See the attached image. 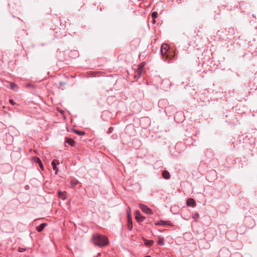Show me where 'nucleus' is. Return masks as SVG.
Masks as SVG:
<instances>
[{"label":"nucleus","mask_w":257,"mask_h":257,"mask_svg":"<svg viewBox=\"0 0 257 257\" xmlns=\"http://www.w3.org/2000/svg\"><path fill=\"white\" fill-rule=\"evenodd\" d=\"M162 176L165 179H169L170 178V175L168 171H163L162 172Z\"/></svg>","instance_id":"10"},{"label":"nucleus","mask_w":257,"mask_h":257,"mask_svg":"<svg viewBox=\"0 0 257 257\" xmlns=\"http://www.w3.org/2000/svg\"><path fill=\"white\" fill-rule=\"evenodd\" d=\"M66 142L72 146H74L75 141L71 139H67Z\"/></svg>","instance_id":"14"},{"label":"nucleus","mask_w":257,"mask_h":257,"mask_svg":"<svg viewBox=\"0 0 257 257\" xmlns=\"http://www.w3.org/2000/svg\"><path fill=\"white\" fill-rule=\"evenodd\" d=\"M65 83H63V82H60V85H65Z\"/></svg>","instance_id":"23"},{"label":"nucleus","mask_w":257,"mask_h":257,"mask_svg":"<svg viewBox=\"0 0 257 257\" xmlns=\"http://www.w3.org/2000/svg\"><path fill=\"white\" fill-rule=\"evenodd\" d=\"M186 204L187 206H192L193 207H194L196 205V203L193 198H189L187 199Z\"/></svg>","instance_id":"6"},{"label":"nucleus","mask_w":257,"mask_h":257,"mask_svg":"<svg viewBox=\"0 0 257 257\" xmlns=\"http://www.w3.org/2000/svg\"><path fill=\"white\" fill-rule=\"evenodd\" d=\"M34 161L38 163L39 165V166L41 168V169L43 170H44V167H43V164L40 160V159L39 158H37V157H35L34 158Z\"/></svg>","instance_id":"12"},{"label":"nucleus","mask_w":257,"mask_h":257,"mask_svg":"<svg viewBox=\"0 0 257 257\" xmlns=\"http://www.w3.org/2000/svg\"><path fill=\"white\" fill-rule=\"evenodd\" d=\"M170 47L168 45L166 44H163L161 47V53L162 55H165L166 54L167 51L169 50Z\"/></svg>","instance_id":"4"},{"label":"nucleus","mask_w":257,"mask_h":257,"mask_svg":"<svg viewBox=\"0 0 257 257\" xmlns=\"http://www.w3.org/2000/svg\"><path fill=\"white\" fill-rule=\"evenodd\" d=\"M155 225H169L171 226V223L170 221H163V220H160V221L156 222L155 223Z\"/></svg>","instance_id":"7"},{"label":"nucleus","mask_w":257,"mask_h":257,"mask_svg":"<svg viewBox=\"0 0 257 257\" xmlns=\"http://www.w3.org/2000/svg\"><path fill=\"white\" fill-rule=\"evenodd\" d=\"M145 65V62H143L139 65V67L136 71L137 74L135 75V77H137V76H138V77H140L141 76L142 73L144 71V67Z\"/></svg>","instance_id":"3"},{"label":"nucleus","mask_w":257,"mask_h":257,"mask_svg":"<svg viewBox=\"0 0 257 257\" xmlns=\"http://www.w3.org/2000/svg\"><path fill=\"white\" fill-rule=\"evenodd\" d=\"M139 206L141 209L142 210V211L144 212V213L147 214H152V210L147 206L143 204H140Z\"/></svg>","instance_id":"2"},{"label":"nucleus","mask_w":257,"mask_h":257,"mask_svg":"<svg viewBox=\"0 0 257 257\" xmlns=\"http://www.w3.org/2000/svg\"><path fill=\"white\" fill-rule=\"evenodd\" d=\"M19 252H24L25 251V248L22 247H19L18 249Z\"/></svg>","instance_id":"20"},{"label":"nucleus","mask_w":257,"mask_h":257,"mask_svg":"<svg viewBox=\"0 0 257 257\" xmlns=\"http://www.w3.org/2000/svg\"><path fill=\"white\" fill-rule=\"evenodd\" d=\"M59 197L62 200H65L66 198V192H58Z\"/></svg>","instance_id":"9"},{"label":"nucleus","mask_w":257,"mask_h":257,"mask_svg":"<svg viewBox=\"0 0 257 257\" xmlns=\"http://www.w3.org/2000/svg\"><path fill=\"white\" fill-rule=\"evenodd\" d=\"M75 133L79 135H83L85 134L83 132H80V131H75Z\"/></svg>","instance_id":"19"},{"label":"nucleus","mask_w":257,"mask_h":257,"mask_svg":"<svg viewBox=\"0 0 257 257\" xmlns=\"http://www.w3.org/2000/svg\"><path fill=\"white\" fill-rule=\"evenodd\" d=\"M135 218L138 221L140 222L143 221L145 218V217L142 216L141 215L140 212L139 211H136L135 212Z\"/></svg>","instance_id":"5"},{"label":"nucleus","mask_w":257,"mask_h":257,"mask_svg":"<svg viewBox=\"0 0 257 257\" xmlns=\"http://www.w3.org/2000/svg\"><path fill=\"white\" fill-rule=\"evenodd\" d=\"M154 243V241L152 240H147V239H145V245H146L147 246H151L152 245H153Z\"/></svg>","instance_id":"15"},{"label":"nucleus","mask_w":257,"mask_h":257,"mask_svg":"<svg viewBox=\"0 0 257 257\" xmlns=\"http://www.w3.org/2000/svg\"><path fill=\"white\" fill-rule=\"evenodd\" d=\"M158 243L160 245H164V239L162 238H159V239L158 241Z\"/></svg>","instance_id":"17"},{"label":"nucleus","mask_w":257,"mask_h":257,"mask_svg":"<svg viewBox=\"0 0 257 257\" xmlns=\"http://www.w3.org/2000/svg\"><path fill=\"white\" fill-rule=\"evenodd\" d=\"M10 103L11 104H12V105H14L15 104V103L14 102V101L12 99H10Z\"/></svg>","instance_id":"22"},{"label":"nucleus","mask_w":257,"mask_h":257,"mask_svg":"<svg viewBox=\"0 0 257 257\" xmlns=\"http://www.w3.org/2000/svg\"><path fill=\"white\" fill-rule=\"evenodd\" d=\"M158 16V13L157 12H153L152 14V18L154 19L153 20V23H155V19L157 18Z\"/></svg>","instance_id":"16"},{"label":"nucleus","mask_w":257,"mask_h":257,"mask_svg":"<svg viewBox=\"0 0 257 257\" xmlns=\"http://www.w3.org/2000/svg\"><path fill=\"white\" fill-rule=\"evenodd\" d=\"M100 256V253H98V255H97V256H98H98Z\"/></svg>","instance_id":"24"},{"label":"nucleus","mask_w":257,"mask_h":257,"mask_svg":"<svg viewBox=\"0 0 257 257\" xmlns=\"http://www.w3.org/2000/svg\"><path fill=\"white\" fill-rule=\"evenodd\" d=\"M46 225H47L46 223H42L39 226H37L36 227V229L38 230V231L41 232V231H42L44 229V227Z\"/></svg>","instance_id":"11"},{"label":"nucleus","mask_w":257,"mask_h":257,"mask_svg":"<svg viewBox=\"0 0 257 257\" xmlns=\"http://www.w3.org/2000/svg\"><path fill=\"white\" fill-rule=\"evenodd\" d=\"M15 88H17V86L16 84H15V83H11V88L12 89H13L14 90H16V89H15Z\"/></svg>","instance_id":"18"},{"label":"nucleus","mask_w":257,"mask_h":257,"mask_svg":"<svg viewBox=\"0 0 257 257\" xmlns=\"http://www.w3.org/2000/svg\"><path fill=\"white\" fill-rule=\"evenodd\" d=\"M93 243L98 246H105L108 244V239L106 236L100 235L95 234L93 236Z\"/></svg>","instance_id":"1"},{"label":"nucleus","mask_w":257,"mask_h":257,"mask_svg":"<svg viewBox=\"0 0 257 257\" xmlns=\"http://www.w3.org/2000/svg\"><path fill=\"white\" fill-rule=\"evenodd\" d=\"M127 228L130 230L133 228L132 217L130 214H128V217H127Z\"/></svg>","instance_id":"8"},{"label":"nucleus","mask_w":257,"mask_h":257,"mask_svg":"<svg viewBox=\"0 0 257 257\" xmlns=\"http://www.w3.org/2000/svg\"><path fill=\"white\" fill-rule=\"evenodd\" d=\"M128 214H131V208L130 207H128L127 209V217H128Z\"/></svg>","instance_id":"21"},{"label":"nucleus","mask_w":257,"mask_h":257,"mask_svg":"<svg viewBox=\"0 0 257 257\" xmlns=\"http://www.w3.org/2000/svg\"><path fill=\"white\" fill-rule=\"evenodd\" d=\"M27 86H30V84H27Z\"/></svg>","instance_id":"25"},{"label":"nucleus","mask_w":257,"mask_h":257,"mask_svg":"<svg viewBox=\"0 0 257 257\" xmlns=\"http://www.w3.org/2000/svg\"><path fill=\"white\" fill-rule=\"evenodd\" d=\"M145 257H151V256L148 255V256H145Z\"/></svg>","instance_id":"26"},{"label":"nucleus","mask_w":257,"mask_h":257,"mask_svg":"<svg viewBox=\"0 0 257 257\" xmlns=\"http://www.w3.org/2000/svg\"><path fill=\"white\" fill-rule=\"evenodd\" d=\"M53 170L55 171V174H57L58 172V169L56 167V160H54L52 162Z\"/></svg>","instance_id":"13"}]
</instances>
